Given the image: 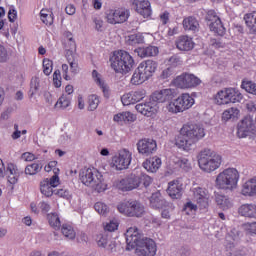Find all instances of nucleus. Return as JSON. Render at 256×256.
<instances>
[{"instance_id":"obj_1","label":"nucleus","mask_w":256,"mask_h":256,"mask_svg":"<svg viewBox=\"0 0 256 256\" xmlns=\"http://www.w3.org/2000/svg\"><path fill=\"white\" fill-rule=\"evenodd\" d=\"M126 251L135 249L138 256H155L157 254V244L151 238L143 236L136 226L130 227L125 233Z\"/></svg>"},{"instance_id":"obj_2","label":"nucleus","mask_w":256,"mask_h":256,"mask_svg":"<svg viewBox=\"0 0 256 256\" xmlns=\"http://www.w3.org/2000/svg\"><path fill=\"white\" fill-rule=\"evenodd\" d=\"M203 137H205V128L199 124H184L176 138L175 145L183 151H190L191 146L201 141Z\"/></svg>"},{"instance_id":"obj_3","label":"nucleus","mask_w":256,"mask_h":256,"mask_svg":"<svg viewBox=\"0 0 256 256\" xmlns=\"http://www.w3.org/2000/svg\"><path fill=\"white\" fill-rule=\"evenodd\" d=\"M79 176L83 185H86V187H91L97 191V193H103V191L107 190L105 178H103V175L97 169L84 168L81 170Z\"/></svg>"},{"instance_id":"obj_4","label":"nucleus","mask_w":256,"mask_h":256,"mask_svg":"<svg viewBox=\"0 0 256 256\" xmlns=\"http://www.w3.org/2000/svg\"><path fill=\"white\" fill-rule=\"evenodd\" d=\"M110 61L111 67L114 69L115 73H121L122 75H127V73L133 71L135 67L133 56L125 50H119Z\"/></svg>"},{"instance_id":"obj_5","label":"nucleus","mask_w":256,"mask_h":256,"mask_svg":"<svg viewBox=\"0 0 256 256\" xmlns=\"http://www.w3.org/2000/svg\"><path fill=\"white\" fill-rule=\"evenodd\" d=\"M198 165L205 173H213L221 167V155L209 148H204L198 154Z\"/></svg>"},{"instance_id":"obj_6","label":"nucleus","mask_w":256,"mask_h":256,"mask_svg":"<svg viewBox=\"0 0 256 256\" xmlns=\"http://www.w3.org/2000/svg\"><path fill=\"white\" fill-rule=\"evenodd\" d=\"M159 64L154 60L142 61L138 67L135 69L131 83L132 85H142L145 81H148L150 77H153V73L157 71Z\"/></svg>"},{"instance_id":"obj_7","label":"nucleus","mask_w":256,"mask_h":256,"mask_svg":"<svg viewBox=\"0 0 256 256\" xmlns=\"http://www.w3.org/2000/svg\"><path fill=\"white\" fill-rule=\"evenodd\" d=\"M239 182V171L235 168L225 169L218 174L216 178V186L218 189H224L225 191H233L237 187Z\"/></svg>"},{"instance_id":"obj_8","label":"nucleus","mask_w":256,"mask_h":256,"mask_svg":"<svg viewBox=\"0 0 256 256\" xmlns=\"http://www.w3.org/2000/svg\"><path fill=\"white\" fill-rule=\"evenodd\" d=\"M117 210L126 217H136L137 219L145 215V206L139 200H124L117 205Z\"/></svg>"},{"instance_id":"obj_9","label":"nucleus","mask_w":256,"mask_h":256,"mask_svg":"<svg viewBox=\"0 0 256 256\" xmlns=\"http://www.w3.org/2000/svg\"><path fill=\"white\" fill-rule=\"evenodd\" d=\"M243 94L237 88H225L214 96L216 105H229V103H241Z\"/></svg>"},{"instance_id":"obj_10","label":"nucleus","mask_w":256,"mask_h":256,"mask_svg":"<svg viewBox=\"0 0 256 256\" xmlns=\"http://www.w3.org/2000/svg\"><path fill=\"white\" fill-rule=\"evenodd\" d=\"M195 104V99L191 97L189 94H182L180 97L174 100V102H170L167 105V109L169 113H183V111H187V109H191Z\"/></svg>"},{"instance_id":"obj_11","label":"nucleus","mask_w":256,"mask_h":256,"mask_svg":"<svg viewBox=\"0 0 256 256\" xmlns=\"http://www.w3.org/2000/svg\"><path fill=\"white\" fill-rule=\"evenodd\" d=\"M172 83L175 87H178V89H193V87L201 85V79L195 76V74L182 73L180 76H177Z\"/></svg>"},{"instance_id":"obj_12","label":"nucleus","mask_w":256,"mask_h":256,"mask_svg":"<svg viewBox=\"0 0 256 256\" xmlns=\"http://www.w3.org/2000/svg\"><path fill=\"white\" fill-rule=\"evenodd\" d=\"M256 135V125L251 116L243 118L237 126V137L239 139H245V137H251Z\"/></svg>"},{"instance_id":"obj_13","label":"nucleus","mask_w":256,"mask_h":256,"mask_svg":"<svg viewBox=\"0 0 256 256\" xmlns=\"http://www.w3.org/2000/svg\"><path fill=\"white\" fill-rule=\"evenodd\" d=\"M177 97V89L166 88L162 90L155 91L150 96V101L153 103H171L173 99Z\"/></svg>"},{"instance_id":"obj_14","label":"nucleus","mask_w":256,"mask_h":256,"mask_svg":"<svg viewBox=\"0 0 256 256\" xmlns=\"http://www.w3.org/2000/svg\"><path fill=\"white\" fill-rule=\"evenodd\" d=\"M131 159V152L124 149L112 158V165L117 171H123V169H128L129 165H131Z\"/></svg>"},{"instance_id":"obj_15","label":"nucleus","mask_w":256,"mask_h":256,"mask_svg":"<svg viewBox=\"0 0 256 256\" xmlns=\"http://www.w3.org/2000/svg\"><path fill=\"white\" fill-rule=\"evenodd\" d=\"M106 19L111 25H117V23H125L129 19V10L125 8H119L117 10H109L106 13Z\"/></svg>"},{"instance_id":"obj_16","label":"nucleus","mask_w":256,"mask_h":256,"mask_svg":"<svg viewBox=\"0 0 256 256\" xmlns=\"http://www.w3.org/2000/svg\"><path fill=\"white\" fill-rule=\"evenodd\" d=\"M137 149L140 155L149 157V155H153L157 151V142L149 138L141 139L137 142Z\"/></svg>"},{"instance_id":"obj_17","label":"nucleus","mask_w":256,"mask_h":256,"mask_svg":"<svg viewBox=\"0 0 256 256\" xmlns=\"http://www.w3.org/2000/svg\"><path fill=\"white\" fill-rule=\"evenodd\" d=\"M193 193L198 203V207H200V209H207V207H209V194L207 189L197 187L193 189Z\"/></svg>"},{"instance_id":"obj_18","label":"nucleus","mask_w":256,"mask_h":256,"mask_svg":"<svg viewBox=\"0 0 256 256\" xmlns=\"http://www.w3.org/2000/svg\"><path fill=\"white\" fill-rule=\"evenodd\" d=\"M167 191L171 199H181L183 195V182L180 179L169 182Z\"/></svg>"},{"instance_id":"obj_19","label":"nucleus","mask_w":256,"mask_h":256,"mask_svg":"<svg viewBox=\"0 0 256 256\" xmlns=\"http://www.w3.org/2000/svg\"><path fill=\"white\" fill-rule=\"evenodd\" d=\"M136 111L145 115L146 117H153L157 113V104L156 102L149 101L146 103H140L135 106Z\"/></svg>"},{"instance_id":"obj_20","label":"nucleus","mask_w":256,"mask_h":256,"mask_svg":"<svg viewBox=\"0 0 256 256\" xmlns=\"http://www.w3.org/2000/svg\"><path fill=\"white\" fill-rule=\"evenodd\" d=\"M139 187V175L130 174L126 179L120 181L122 191H133Z\"/></svg>"},{"instance_id":"obj_21","label":"nucleus","mask_w":256,"mask_h":256,"mask_svg":"<svg viewBox=\"0 0 256 256\" xmlns=\"http://www.w3.org/2000/svg\"><path fill=\"white\" fill-rule=\"evenodd\" d=\"M150 207L152 209H166L169 207V203L163 198L161 192H155L150 197Z\"/></svg>"},{"instance_id":"obj_22","label":"nucleus","mask_w":256,"mask_h":256,"mask_svg":"<svg viewBox=\"0 0 256 256\" xmlns=\"http://www.w3.org/2000/svg\"><path fill=\"white\" fill-rule=\"evenodd\" d=\"M175 45L179 51H191L195 47V42L189 36H180L175 41Z\"/></svg>"},{"instance_id":"obj_23","label":"nucleus","mask_w":256,"mask_h":256,"mask_svg":"<svg viewBox=\"0 0 256 256\" xmlns=\"http://www.w3.org/2000/svg\"><path fill=\"white\" fill-rule=\"evenodd\" d=\"M134 53L141 57V59H145V57H155L159 55V48L157 46H148V47H139L134 49Z\"/></svg>"},{"instance_id":"obj_24","label":"nucleus","mask_w":256,"mask_h":256,"mask_svg":"<svg viewBox=\"0 0 256 256\" xmlns=\"http://www.w3.org/2000/svg\"><path fill=\"white\" fill-rule=\"evenodd\" d=\"M134 5L139 15L144 18L151 17V2L148 0L136 1Z\"/></svg>"},{"instance_id":"obj_25","label":"nucleus","mask_w":256,"mask_h":256,"mask_svg":"<svg viewBox=\"0 0 256 256\" xmlns=\"http://www.w3.org/2000/svg\"><path fill=\"white\" fill-rule=\"evenodd\" d=\"M161 163V158H159L158 156H154L148 158L145 162H143V167L149 173H157V171H159V168L161 167Z\"/></svg>"},{"instance_id":"obj_26","label":"nucleus","mask_w":256,"mask_h":256,"mask_svg":"<svg viewBox=\"0 0 256 256\" xmlns=\"http://www.w3.org/2000/svg\"><path fill=\"white\" fill-rule=\"evenodd\" d=\"M238 213L242 217H247L248 219H256V205L243 204L239 207Z\"/></svg>"},{"instance_id":"obj_27","label":"nucleus","mask_w":256,"mask_h":256,"mask_svg":"<svg viewBox=\"0 0 256 256\" xmlns=\"http://www.w3.org/2000/svg\"><path fill=\"white\" fill-rule=\"evenodd\" d=\"M242 195L245 197H255L256 195V178H252L243 184Z\"/></svg>"},{"instance_id":"obj_28","label":"nucleus","mask_w":256,"mask_h":256,"mask_svg":"<svg viewBox=\"0 0 256 256\" xmlns=\"http://www.w3.org/2000/svg\"><path fill=\"white\" fill-rule=\"evenodd\" d=\"M183 27L186 31H193L195 33L199 31V21H197V18L190 16L183 20Z\"/></svg>"},{"instance_id":"obj_29","label":"nucleus","mask_w":256,"mask_h":256,"mask_svg":"<svg viewBox=\"0 0 256 256\" xmlns=\"http://www.w3.org/2000/svg\"><path fill=\"white\" fill-rule=\"evenodd\" d=\"M215 202L218 205L219 209H222V211H227V209H230V207L232 206L229 198L221 194L215 195Z\"/></svg>"},{"instance_id":"obj_30","label":"nucleus","mask_w":256,"mask_h":256,"mask_svg":"<svg viewBox=\"0 0 256 256\" xmlns=\"http://www.w3.org/2000/svg\"><path fill=\"white\" fill-rule=\"evenodd\" d=\"M240 111L235 108H229L225 110L222 114V121H237L239 119Z\"/></svg>"},{"instance_id":"obj_31","label":"nucleus","mask_w":256,"mask_h":256,"mask_svg":"<svg viewBox=\"0 0 256 256\" xmlns=\"http://www.w3.org/2000/svg\"><path fill=\"white\" fill-rule=\"evenodd\" d=\"M244 21L250 30V33H254L256 35V12H252L249 14H246L244 16Z\"/></svg>"},{"instance_id":"obj_32","label":"nucleus","mask_w":256,"mask_h":256,"mask_svg":"<svg viewBox=\"0 0 256 256\" xmlns=\"http://www.w3.org/2000/svg\"><path fill=\"white\" fill-rule=\"evenodd\" d=\"M210 27V31H213L214 33H217V35H220V37H223L225 35V26H223V22H221V18H218L216 21L211 22L208 24Z\"/></svg>"},{"instance_id":"obj_33","label":"nucleus","mask_w":256,"mask_h":256,"mask_svg":"<svg viewBox=\"0 0 256 256\" xmlns=\"http://www.w3.org/2000/svg\"><path fill=\"white\" fill-rule=\"evenodd\" d=\"M92 77L94 81L99 85V87L102 89L104 95L106 97H109V89L107 88V85H105V82L101 80V74L97 72V70L92 71Z\"/></svg>"},{"instance_id":"obj_34","label":"nucleus","mask_w":256,"mask_h":256,"mask_svg":"<svg viewBox=\"0 0 256 256\" xmlns=\"http://www.w3.org/2000/svg\"><path fill=\"white\" fill-rule=\"evenodd\" d=\"M41 169H43V165L39 163L29 164L25 168V175H37V173H41Z\"/></svg>"},{"instance_id":"obj_35","label":"nucleus","mask_w":256,"mask_h":256,"mask_svg":"<svg viewBox=\"0 0 256 256\" xmlns=\"http://www.w3.org/2000/svg\"><path fill=\"white\" fill-rule=\"evenodd\" d=\"M40 191L42 195H45V197H52L55 195V190H53V186L47 184V182L42 181L40 183Z\"/></svg>"},{"instance_id":"obj_36","label":"nucleus","mask_w":256,"mask_h":256,"mask_svg":"<svg viewBox=\"0 0 256 256\" xmlns=\"http://www.w3.org/2000/svg\"><path fill=\"white\" fill-rule=\"evenodd\" d=\"M48 223L50 227H53V229H60L61 228V220L59 219V215L56 213L48 214Z\"/></svg>"},{"instance_id":"obj_37","label":"nucleus","mask_w":256,"mask_h":256,"mask_svg":"<svg viewBox=\"0 0 256 256\" xmlns=\"http://www.w3.org/2000/svg\"><path fill=\"white\" fill-rule=\"evenodd\" d=\"M128 44L130 45H141V43L145 42V37H143V34L138 33V34H132L128 36L127 40Z\"/></svg>"},{"instance_id":"obj_38","label":"nucleus","mask_w":256,"mask_h":256,"mask_svg":"<svg viewBox=\"0 0 256 256\" xmlns=\"http://www.w3.org/2000/svg\"><path fill=\"white\" fill-rule=\"evenodd\" d=\"M241 89H245L247 93L256 95V84L253 81L243 80L241 83Z\"/></svg>"},{"instance_id":"obj_39","label":"nucleus","mask_w":256,"mask_h":256,"mask_svg":"<svg viewBox=\"0 0 256 256\" xmlns=\"http://www.w3.org/2000/svg\"><path fill=\"white\" fill-rule=\"evenodd\" d=\"M38 91H39V77H34L31 79L30 90L28 91V95H29L30 99L34 95H37Z\"/></svg>"},{"instance_id":"obj_40","label":"nucleus","mask_w":256,"mask_h":256,"mask_svg":"<svg viewBox=\"0 0 256 256\" xmlns=\"http://www.w3.org/2000/svg\"><path fill=\"white\" fill-rule=\"evenodd\" d=\"M94 209L95 211H97V213H99V215H103L104 217H107V215H109V207L103 202H96L94 205Z\"/></svg>"},{"instance_id":"obj_41","label":"nucleus","mask_w":256,"mask_h":256,"mask_svg":"<svg viewBox=\"0 0 256 256\" xmlns=\"http://www.w3.org/2000/svg\"><path fill=\"white\" fill-rule=\"evenodd\" d=\"M99 107V96L92 94L88 97V111H95Z\"/></svg>"},{"instance_id":"obj_42","label":"nucleus","mask_w":256,"mask_h":256,"mask_svg":"<svg viewBox=\"0 0 256 256\" xmlns=\"http://www.w3.org/2000/svg\"><path fill=\"white\" fill-rule=\"evenodd\" d=\"M71 105V98L69 96L62 95L55 104V107H60L61 109H67Z\"/></svg>"},{"instance_id":"obj_43","label":"nucleus","mask_w":256,"mask_h":256,"mask_svg":"<svg viewBox=\"0 0 256 256\" xmlns=\"http://www.w3.org/2000/svg\"><path fill=\"white\" fill-rule=\"evenodd\" d=\"M6 171H9L11 175H15L13 177H9V183L15 185V183H17V166L13 163H9Z\"/></svg>"},{"instance_id":"obj_44","label":"nucleus","mask_w":256,"mask_h":256,"mask_svg":"<svg viewBox=\"0 0 256 256\" xmlns=\"http://www.w3.org/2000/svg\"><path fill=\"white\" fill-rule=\"evenodd\" d=\"M62 234L64 235V237H66L67 239H75V230H73V227L67 225V224H64L62 226Z\"/></svg>"},{"instance_id":"obj_45","label":"nucleus","mask_w":256,"mask_h":256,"mask_svg":"<svg viewBox=\"0 0 256 256\" xmlns=\"http://www.w3.org/2000/svg\"><path fill=\"white\" fill-rule=\"evenodd\" d=\"M139 185H143V187H149L151 183H153V178L145 173H141L138 175Z\"/></svg>"},{"instance_id":"obj_46","label":"nucleus","mask_w":256,"mask_h":256,"mask_svg":"<svg viewBox=\"0 0 256 256\" xmlns=\"http://www.w3.org/2000/svg\"><path fill=\"white\" fill-rule=\"evenodd\" d=\"M131 93L134 104L139 103V101H143V99H145V90L132 91Z\"/></svg>"},{"instance_id":"obj_47","label":"nucleus","mask_w":256,"mask_h":256,"mask_svg":"<svg viewBox=\"0 0 256 256\" xmlns=\"http://www.w3.org/2000/svg\"><path fill=\"white\" fill-rule=\"evenodd\" d=\"M210 47H212V49H224L225 42H223L221 38H212L210 40Z\"/></svg>"},{"instance_id":"obj_48","label":"nucleus","mask_w":256,"mask_h":256,"mask_svg":"<svg viewBox=\"0 0 256 256\" xmlns=\"http://www.w3.org/2000/svg\"><path fill=\"white\" fill-rule=\"evenodd\" d=\"M43 73L46 75H51L53 72V61L49 59H44L43 60Z\"/></svg>"},{"instance_id":"obj_49","label":"nucleus","mask_w":256,"mask_h":256,"mask_svg":"<svg viewBox=\"0 0 256 256\" xmlns=\"http://www.w3.org/2000/svg\"><path fill=\"white\" fill-rule=\"evenodd\" d=\"M177 164L178 167H180V169H182L186 173H188V171H191V163H189V160H187L186 158L178 160Z\"/></svg>"},{"instance_id":"obj_50","label":"nucleus","mask_w":256,"mask_h":256,"mask_svg":"<svg viewBox=\"0 0 256 256\" xmlns=\"http://www.w3.org/2000/svg\"><path fill=\"white\" fill-rule=\"evenodd\" d=\"M121 101H122L123 105H135V102L133 101V94H132V92L124 94L121 97Z\"/></svg>"},{"instance_id":"obj_51","label":"nucleus","mask_w":256,"mask_h":256,"mask_svg":"<svg viewBox=\"0 0 256 256\" xmlns=\"http://www.w3.org/2000/svg\"><path fill=\"white\" fill-rule=\"evenodd\" d=\"M173 75H175V69L169 66L162 71L160 77L161 79H169V77H173Z\"/></svg>"},{"instance_id":"obj_52","label":"nucleus","mask_w":256,"mask_h":256,"mask_svg":"<svg viewBox=\"0 0 256 256\" xmlns=\"http://www.w3.org/2000/svg\"><path fill=\"white\" fill-rule=\"evenodd\" d=\"M44 183H47L48 185H50V187H57L59 185V175H53L50 179L46 178L45 180H43Z\"/></svg>"},{"instance_id":"obj_53","label":"nucleus","mask_w":256,"mask_h":256,"mask_svg":"<svg viewBox=\"0 0 256 256\" xmlns=\"http://www.w3.org/2000/svg\"><path fill=\"white\" fill-rule=\"evenodd\" d=\"M41 21L45 25H53V16L52 14H43V10L40 12Z\"/></svg>"},{"instance_id":"obj_54","label":"nucleus","mask_w":256,"mask_h":256,"mask_svg":"<svg viewBox=\"0 0 256 256\" xmlns=\"http://www.w3.org/2000/svg\"><path fill=\"white\" fill-rule=\"evenodd\" d=\"M53 83H54V87H56L57 89L61 87V71L60 70H55L53 74Z\"/></svg>"},{"instance_id":"obj_55","label":"nucleus","mask_w":256,"mask_h":256,"mask_svg":"<svg viewBox=\"0 0 256 256\" xmlns=\"http://www.w3.org/2000/svg\"><path fill=\"white\" fill-rule=\"evenodd\" d=\"M217 19H220L219 16H217V12H215V10H209L206 14V21H208V23H214L215 21H217Z\"/></svg>"},{"instance_id":"obj_56","label":"nucleus","mask_w":256,"mask_h":256,"mask_svg":"<svg viewBox=\"0 0 256 256\" xmlns=\"http://www.w3.org/2000/svg\"><path fill=\"white\" fill-rule=\"evenodd\" d=\"M169 63V67H173V69H175V67H179V65H181V58H179L178 56H171L168 60Z\"/></svg>"},{"instance_id":"obj_57","label":"nucleus","mask_w":256,"mask_h":256,"mask_svg":"<svg viewBox=\"0 0 256 256\" xmlns=\"http://www.w3.org/2000/svg\"><path fill=\"white\" fill-rule=\"evenodd\" d=\"M7 59H9V54L7 53V49L4 48L3 45H0V63L7 62Z\"/></svg>"},{"instance_id":"obj_58","label":"nucleus","mask_w":256,"mask_h":256,"mask_svg":"<svg viewBox=\"0 0 256 256\" xmlns=\"http://www.w3.org/2000/svg\"><path fill=\"white\" fill-rule=\"evenodd\" d=\"M67 37H68V42L66 43V49L75 51V49H77V44H75V40H73V37H71V33H69Z\"/></svg>"},{"instance_id":"obj_59","label":"nucleus","mask_w":256,"mask_h":256,"mask_svg":"<svg viewBox=\"0 0 256 256\" xmlns=\"http://www.w3.org/2000/svg\"><path fill=\"white\" fill-rule=\"evenodd\" d=\"M54 195H58V197H62V199H69V197H71V194H69V190L66 189L55 190Z\"/></svg>"},{"instance_id":"obj_60","label":"nucleus","mask_w":256,"mask_h":256,"mask_svg":"<svg viewBox=\"0 0 256 256\" xmlns=\"http://www.w3.org/2000/svg\"><path fill=\"white\" fill-rule=\"evenodd\" d=\"M122 117H123V121L124 123H129V122H133L135 121V115H133V113L131 112H122Z\"/></svg>"},{"instance_id":"obj_61","label":"nucleus","mask_w":256,"mask_h":256,"mask_svg":"<svg viewBox=\"0 0 256 256\" xmlns=\"http://www.w3.org/2000/svg\"><path fill=\"white\" fill-rule=\"evenodd\" d=\"M66 59L68 63L75 61V50L66 49Z\"/></svg>"},{"instance_id":"obj_62","label":"nucleus","mask_w":256,"mask_h":256,"mask_svg":"<svg viewBox=\"0 0 256 256\" xmlns=\"http://www.w3.org/2000/svg\"><path fill=\"white\" fill-rule=\"evenodd\" d=\"M8 19L10 23H15V19H17V10L15 8H11L8 12Z\"/></svg>"},{"instance_id":"obj_63","label":"nucleus","mask_w":256,"mask_h":256,"mask_svg":"<svg viewBox=\"0 0 256 256\" xmlns=\"http://www.w3.org/2000/svg\"><path fill=\"white\" fill-rule=\"evenodd\" d=\"M97 243H98V247H107V243H109V238L106 236V235H104V236H101L100 238H99V240L97 241Z\"/></svg>"},{"instance_id":"obj_64","label":"nucleus","mask_w":256,"mask_h":256,"mask_svg":"<svg viewBox=\"0 0 256 256\" xmlns=\"http://www.w3.org/2000/svg\"><path fill=\"white\" fill-rule=\"evenodd\" d=\"M21 159H24V161H35V154L31 152H25L21 155Z\"/></svg>"}]
</instances>
